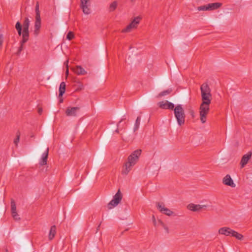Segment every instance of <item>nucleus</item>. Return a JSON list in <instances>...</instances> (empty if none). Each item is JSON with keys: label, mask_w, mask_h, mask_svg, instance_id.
Returning a JSON list of instances; mask_svg holds the SVG:
<instances>
[{"label": "nucleus", "mask_w": 252, "mask_h": 252, "mask_svg": "<svg viewBox=\"0 0 252 252\" xmlns=\"http://www.w3.org/2000/svg\"><path fill=\"white\" fill-rule=\"evenodd\" d=\"M202 102L199 108L200 120L202 124L206 122L207 116L210 110L212 94L211 89L207 83H204L200 86Z\"/></svg>", "instance_id": "nucleus-1"}, {"label": "nucleus", "mask_w": 252, "mask_h": 252, "mask_svg": "<svg viewBox=\"0 0 252 252\" xmlns=\"http://www.w3.org/2000/svg\"><path fill=\"white\" fill-rule=\"evenodd\" d=\"M141 154V150H136L133 152L127 158V160L124 166L122 174L127 175L132 169V167L137 163Z\"/></svg>", "instance_id": "nucleus-2"}, {"label": "nucleus", "mask_w": 252, "mask_h": 252, "mask_svg": "<svg viewBox=\"0 0 252 252\" xmlns=\"http://www.w3.org/2000/svg\"><path fill=\"white\" fill-rule=\"evenodd\" d=\"M175 117L179 126H182L185 122L186 115L183 106L178 104L173 109Z\"/></svg>", "instance_id": "nucleus-3"}, {"label": "nucleus", "mask_w": 252, "mask_h": 252, "mask_svg": "<svg viewBox=\"0 0 252 252\" xmlns=\"http://www.w3.org/2000/svg\"><path fill=\"white\" fill-rule=\"evenodd\" d=\"M35 21L34 23V30L33 31L34 34L37 36L40 32V29L41 27V19L39 11V5L37 2L35 6Z\"/></svg>", "instance_id": "nucleus-4"}, {"label": "nucleus", "mask_w": 252, "mask_h": 252, "mask_svg": "<svg viewBox=\"0 0 252 252\" xmlns=\"http://www.w3.org/2000/svg\"><path fill=\"white\" fill-rule=\"evenodd\" d=\"M122 197L123 194L119 189L113 196V198L111 201L107 204V207L108 209L111 210L116 207L120 203L122 199Z\"/></svg>", "instance_id": "nucleus-5"}, {"label": "nucleus", "mask_w": 252, "mask_h": 252, "mask_svg": "<svg viewBox=\"0 0 252 252\" xmlns=\"http://www.w3.org/2000/svg\"><path fill=\"white\" fill-rule=\"evenodd\" d=\"M141 19V17L140 16L135 17L125 28L122 30V32L125 33L129 32L136 29Z\"/></svg>", "instance_id": "nucleus-6"}, {"label": "nucleus", "mask_w": 252, "mask_h": 252, "mask_svg": "<svg viewBox=\"0 0 252 252\" xmlns=\"http://www.w3.org/2000/svg\"><path fill=\"white\" fill-rule=\"evenodd\" d=\"M208 205L195 204L193 203H189L187 205V209L192 212H198L202 210H206Z\"/></svg>", "instance_id": "nucleus-7"}, {"label": "nucleus", "mask_w": 252, "mask_h": 252, "mask_svg": "<svg viewBox=\"0 0 252 252\" xmlns=\"http://www.w3.org/2000/svg\"><path fill=\"white\" fill-rule=\"evenodd\" d=\"M221 5V4L220 2H216L209 3L206 5H203L201 6H199L197 8V9L199 11L201 10H212L218 8Z\"/></svg>", "instance_id": "nucleus-8"}, {"label": "nucleus", "mask_w": 252, "mask_h": 252, "mask_svg": "<svg viewBox=\"0 0 252 252\" xmlns=\"http://www.w3.org/2000/svg\"><path fill=\"white\" fill-rule=\"evenodd\" d=\"M157 206L158 210L162 214L168 216H171L174 215V212L169 209L166 208L163 203H158Z\"/></svg>", "instance_id": "nucleus-9"}, {"label": "nucleus", "mask_w": 252, "mask_h": 252, "mask_svg": "<svg viewBox=\"0 0 252 252\" xmlns=\"http://www.w3.org/2000/svg\"><path fill=\"white\" fill-rule=\"evenodd\" d=\"M81 7L85 14H89L91 12V1H81Z\"/></svg>", "instance_id": "nucleus-10"}, {"label": "nucleus", "mask_w": 252, "mask_h": 252, "mask_svg": "<svg viewBox=\"0 0 252 252\" xmlns=\"http://www.w3.org/2000/svg\"><path fill=\"white\" fill-rule=\"evenodd\" d=\"M158 105L162 109L173 110L174 108V104L167 100L159 102Z\"/></svg>", "instance_id": "nucleus-11"}, {"label": "nucleus", "mask_w": 252, "mask_h": 252, "mask_svg": "<svg viewBox=\"0 0 252 252\" xmlns=\"http://www.w3.org/2000/svg\"><path fill=\"white\" fill-rule=\"evenodd\" d=\"M222 183L226 186H230L232 188H235V184L234 183L230 175H226L222 179Z\"/></svg>", "instance_id": "nucleus-12"}, {"label": "nucleus", "mask_w": 252, "mask_h": 252, "mask_svg": "<svg viewBox=\"0 0 252 252\" xmlns=\"http://www.w3.org/2000/svg\"><path fill=\"white\" fill-rule=\"evenodd\" d=\"M233 230L228 227H223L220 228L218 233L220 235H225L226 236H231Z\"/></svg>", "instance_id": "nucleus-13"}, {"label": "nucleus", "mask_w": 252, "mask_h": 252, "mask_svg": "<svg viewBox=\"0 0 252 252\" xmlns=\"http://www.w3.org/2000/svg\"><path fill=\"white\" fill-rule=\"evenodd\" d=\"M79 109L80 108L78 107H68L66 110L65 114L68 116H76Z\"/></svg>", "instance_id": "nucleus-14"}, {"label": "nucleus", "mask_w": 252, "mask_h": 252, "mask_svg": "<svg viewBox=\"0 0 252 252\" xmlns=\"http://www.w3.org/2000/svg\"><path fill=\"white\" fill-rule=\"evenodd\" d=\"M73 72L78 75H84L87 74V71L80 65H77L72 68Z\"/></svg>", "instance_id": "nucleus-15"}, {"label": "nucleus", "mask_w": 252, "mask_h": 252, "mask_svg": "<svg viewBox=\"0 0 252 252\" xmlns=\"http://www.w3.org/2000/svg\"><path fill=\"white\" fill-rule=\"evenodd\" d=\"M252 157V153H249L247 154L244 155L241 160V167L243 168L248 162Z\"/></svg>", "instance_id": "nucleus-16"}, {"label": "nucleus", "mask_w": 252, "mask_h": 252, "mask_svg": "<svg viewBox=\"0 0 252 252\" xmlns=\"http://www.w3.org/2000/svg\"><path fill=\"white\" fill-rule=\"evenodd\" d=\"M48 152L49 149L47 148L46 151L42 155V157L39 162L40 165H44L46 164L48 156Z\"/></svg>", "instance_id": "nucleus-17"}, {"label": "nucleus", "mask_w": 252, "mask_h": 252, "mask_svg": "<svg viewBox=\"0 0 252 252\" xmlns=\"http://www.w3.org/2000/svg\"><path fill=\"white\" fill-rule=\"evenodd\" d=\"M56 233V227L55 225H53L50 228V230L49 234V240H52L55 236Z\"/></svg>", "instance_id": "nucleus-18"}, {"label": "nucleus", "mask_w": 252, "mask_h": 252, "mask_svg": "<svg viewBox=\"0 0 252 252\" xmlns=\"http://www.w3.org/2000/svg\"><path fill=\"white\" fill-rule=\"evenodd\" d=\"M30 24V21L28 18L26 17L24 19L23 23V31H29V28Z\"/></svg>", "instance_id": "nucleus-19"}, {"label": "nucleus", "mask_w": 252, "mask_h": 252, "mask_svg": "<svg viewBox=\"0 0 252 252\" xmlns=\"http://www.w3.org/2000/svg\"><path fill=\"white\" fill-rule=\"evenodd\" d=\"M65 83L64 82H61L59 88V96L61 97L65 91Z\"/></svg>", "instance_id": "nucleus-20"}, {"label": "nucleus", "mask_w": 252, "mask_h": 252, "mask_svg": "<svg viewBox=\"0 0 252 252\" xmlns=\"http://www.w3.org/2000/svg\"><path fill=\"white\" fill-rule=\"evenodd\" d=\"M231 236L235 237L236 239L240 240H242L243 238V236L242 234L234 230H233Z\"/></svg>", "instance_id": "nucleus-21"}, {"label": "nucleus", "mask_w": 252, "mask_h": 252, "mask_svg": "<svg viewBox=\"0 0 252 252\" xmlns=\"http://www.w3.org/2000/svg\"><path fill=\"white\" fill-rule=\"evenodd\" d=\"M140 120H141V117L140 116H138L137 118V119L135 121V123L134 124V128H133L134 131H136L138 129L139 126H140Z\"/></svg>", "instance_id": "nucleus-22"}, {"label": "nucleus", "mask_w": 252, "mask_h": 252, "mask_svg": "<svg viewBox=\"0 0 252 252\" xmlns=\"http://www.w3.org/2000/svg\"><path fill=\"white\" fill-rule=\"evenodd\" d=\"M118 3L117 1H113L109 6V10L110 11H114L117 7Z\"/></svg>", "instance_id": "nucleus-23"}, {"label": "nucleus", "mask_w": 252, "mask_h": 252, "mask_svg": "<svg viewBox=\"0 0 252 252\" xmlns=\"http://www.w3.org/2000/svg\"><path fill=\"white\" fill-rule=\"evenodd\" d=\"M158 223L162 226L163 229L165 230L166 233H169V228L167 225H166L161 220H158Z\"/></svg>", "instance_id": "nucleus-24"}, {"label": "nucleus", "mask_w": 252, "mask_h": 252, "mask_svg": "<svg viewBox=\"0 0 252 252\" xmlns=\"http://www.w3.org/2000/svg\"><path fill=\"white\" fill-rule=\"evenodd\" d=\"M171 92V90H166V91H164L161 92L158 94V96H164V95H167V94H169Z\"/></svg>", "instance_id": "nucleus-25"}, {"label": "nucleus", "mask_w": 252, "mask_h": 252, "mask_svg": "<svg viewBox=\"0 0 252 252\" xmlns=\"http://www.w3.org/2000/svg\"><path fill=\"white\" fill-rule=\"evenodd\" d=\"M11 213L15 212L16 211V204L14 200H12L11 202Z\"/></svg>", "instance_id": "nucleus-26"}, {"label": "nucleus", "mask_w": 252, "mask_h": 252, "mask_svg": "<svg viewBox=\"0 0 252 252\" xmlns=\"http://www.w3.org/2000/svg\"><path fill=\"white\" fill-rule=\"evenodd\" d=\"M29 31H23L22 38L29 39Z\"/></svg>", "instance_id": "nucleus-27"}, {"label": "nucleus", "mask_w": 252, "mask_h": 252, "mask_svg": "<svg viewBox=\"0 0 252 252\" xmlns=\"http://www.w3.org/2000/svg\"><path fill=\"white\" fill-rule=\"evenodd\" d=\"M12 217L15 220H20V218L19 217V215L17 214V212L11 213Z\"/></svg>", "instance_id": "nucleus-28"}, {"label": "nucleus", "mask_w": 252, "mask_h": 252, "mask_svg": "<svg viewBox=\"0 0 252 252\" xmlns=\"http://www.w3.org/2000/svg\"><path fill=\"white\" fill-rule=\"evenodd\" d=\"M19 140H20V134L19 132H18L17 133L16 138H15V139L14 140V143L16 146L18 145V144L19 142Z\"/></svg>", "instance_id": "nucleus-29"}, {"label": "nucleus", "mask_w": 252, "mask_h": 252, "mask_svg": "<svg viewBox=\"0 0 252 252\" xmlns=\"http://www.w3.org/2000/svg\"><path fill=\"white\" fill-rule=\"evenodd\" d=\"M73 37H74V34H73V32H69L66 35V38L69 40H71L73 38Z\"/></svg>", "instance_id": "nucleus-30"}, {"label": "nucleus", "mask_w": 252, "mask_h": 252, "mask_svg": "<svg viewBox=\"0 0 252 252\" xmlns=\"http://www.w3.org/2000/svg\"><path fill=\"white\" fill-rule=\"evenodd\" d=\"M15 28L17 31L22 30V26L19 22H17L15 25Z\"/></svg>", "instance_id": "nucleus-31"}, {"label": "nucleus", "mask_w": 252, "mask_h": 252, "mask_svg": "<svg viewBox=\"0 0 252 252\" xmlns=\"http://www.w3.org/2000/svg\"><path fill=\"white\" fill-rule=\"evenodd\" d=\"M152 220H153V222L154 223V225L155 226H157V225H160V224L158 223V220L157 221V220H156V218H155L154 216H153V217H152Z\"/></svg>", "instance_id": "nucleus-32"}, {"label": "nucleus", "mask_w": 252, "mask_h": 252, "mask_svg": "<svg viewBox=\"0 0 252 252\" xmlns=\"http://www.w3.org/2000/svg\"><path fill=\"white\" fill-rule=\"evenodd\" d=\"M28 40L27 38H23L21 41L20 42V44L24 45V43H25Z\"/></svg>", "instance_id": "nucleus-33"}, {"label": "nucleus", "mask_w": 252, "mask_h": 252, "mask_svg": "<svg viewBox=\"0 0 252 252\" xmlns=\"http://www.w3.org/2000/svg\"><path fill=\"white\" fill-rule=\"evenodd\" d=\"M66 62V71H65V74H66V75L67 76L68 75V73H69L68 68V65H67L68 61H67Z\"/></svg>", "instance_id": "nucleus-34"}, {"label": "nucleus", "mask_w": 252, "mask_h": 252, "mask_svg": "<svg viewBox=\"0 0 252 252\" xmlns=\"http://www.w3.org/2000/svg\"><path fill=\"white\" fill-rule=\"evenodd\" d=\"M23 49V45L21 44V45L19 48L18 51L20 52Z\"/></svg>", "instance_id": "nucleus-35"}, {"label": "nucleus", "mask_w": 252, "mask_h": 252, "mask_svg": "<svg viewBox=\"0 0 252 252\" xmlns=\"http://www.w3.org/2000/svg\"><path fill=\"white\" fill-rule=\"evenodd\" d=\"M19 35H21L22 34V30L17 31Z\"/></svg>", "instance_id": "nucleus-36"}, {"label": "nucleus", "mask_w": 252, "mask_h": 252, "mask_svg": "<svg viewBox=\"0 0 252 252\" xmlns=\"http://www.w3.org/2000/svg\"><path fill=\"white\" fill-rule=\"evenodd\" d=\"M42 109L39 108V109H38V113H39V114H41V113H42Z\"/></svg>", "instance_id": "nucleus-37"}, {"label": "nucleus", "mask_w": 252, "mask_h": 252, "mask_svg": "<svg viewBox=\"0 0 252 252\" xmlns=\"http://www.w3.org/2000/svg\"><path fill=\"white\" fill-rule=\"evenodd\" d=\"M115 132H117V133H118L119 132V130L118 129H117L116 130H115Z\"/></svg>", "instance_id": "nucleus-38"}, {"label": "nucleus", "mask_w": 252, "mask_h": 252, "mask_svg": "<svg viewBox=\"0 0 252 252\" xmlns=\"http://www.w3.org/2000/svg\"><path fill=\"white\" fill-rule=\"evenodd\" d=\"M122 121V120H121V121H120L119 122V124H118V126H119L120 124L121 123Z\"/></svg>", "instance_id": "nucleus-39"}, {"label": "nucleus", "mask_w": 252, "mask_h": 252, "mask_svg": "<svg viewBox=\"0 0 252 252\" xmlns=\"http://www.w3.org/2000/svg\"><path fill=\"white\" fill-rule=\"evenodd\" d=\"M63 99H62L60 100V102L61 103V102H63Z\"/></svg>", "instance_id": "nucleus-40"}, {"label": "nucleus", "mask_w": 252, "mask_h": 252, "mask_svg": "<svg viewBox=\"0 0 252 252\" xmlns=\"http://www.w3.org/2000/svg\"><path fill=\"white\" fill-rule=\"evenodd\" d=\"M6 252H8L7 250L6 251Z\"/></svg>", "instance_id": "nucleus-41"}]
</instances>
